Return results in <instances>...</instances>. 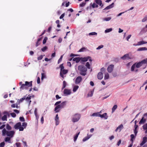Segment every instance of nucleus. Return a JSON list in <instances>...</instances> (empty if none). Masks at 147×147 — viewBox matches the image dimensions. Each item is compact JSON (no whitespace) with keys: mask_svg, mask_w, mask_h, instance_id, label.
I'll return each instance as SVG.
<instances>
[{"mask_svg":"<svg viewBox=\"0 0 147 147\" xmlns=\"http://www.w3.org/2000/svg\"><path fill=\"white\" fill-rule=\"evenodd\" d=\"M78 70L80 71V74L81 75L85 76L86 75V72L87 71V68L84 66L80 65L78 67Z\"/></svg>","mask_w":147,"mask_h":147,"instance_id":"nucleus-1","label":"nucleus"},{"mask_svg":"<svg viewBox=\"0 0 147 147\" xmlns=\"http://www.w3.org/2000/svg\"><path fill=\"white\" fill-rule=\"evenodd\" d=\"M66 105V101H64L61 103L60 104L57 105L55 108V110L56 113L59 112L61 109L63 108Z\"/></svg>","mask_w":147,"mask_h":147,"instance_id":"nucleus-2","label":"nucleus"},{"mask_svg":"<svg viewBox=\"0 0 147 147\" xmlns=\"http://www.w3.org/2000/svg\"><path fill=\"white\" fill-rule=\"evenodd\" d=\"M32 81H31L30 82L28 81L25 82V84L22 85V86H20V89L21 90L24 89H27V87H32Z\"/></svg>","mask_w":147,"mask_h":147,"instance_id":"nucleus-3","label":"nucleus"},{"mask_svg":"<svg viewBox=\"0 0 147 147\" xmlns=\"http://www.w3.org/2000/svg\"><path fill=\"white\" fill-rule=\"evenodd\" d=\"M14 128L15 129H19L20 131H23L24 129V128L21 126V123L20 122L16 123L14 125Z\"/></svg>","mask_w":147,"mask_h":147,"instance_id":"nucleus-4","label":"nucleus"},{"mask_svg":"<svg viewBox=\"0 0 147 147\" xmlns=\"http://www.w3.org/2000/svg\"><path fill=\"white\" fill-rule=\"evenodd\" d=\"M81 117L79 114H76L73 116L72 121L73 122H76L79 121Z\"/></svg>","mask_w":147,"mask_h":147,"instance_id":"nucleus-5","label":"nucleus"},{"mask_svg":"<svg viewBox=\"0 0 147 147\" xmlns=\"http://www.w3.org/2000/svg\"><path fill=\"white\" fill-rule=\"evenodd\" d=\"M81 61L83 62H86L89 60V61L90 62V63H91V62L92 61L91 57L90 56H88L84 58L81 57Z\"/></svg>","mask_w":147,"mask_h":147,"instance_id":"nucleus-6","label":"nucleus"},{"mask_svg":"<svg viewBox=\"0 0 147 147\" xmlns=\"http://www.w3.org/2000/svg\"><path fill=\"white\" fill-rule=\"evenodd\" d=\"M68 72V70H67L64 69L61 71H60V76L63 79L64 78V76L63 74L65 75L67 74Z\"/></svg>","mask_w":147,"mask_h":147,"instance_id":"nucleus-7","label":"nucleus"},{"mask_svg":"<svg viewBox=\"0 0 147 147\" xmlns=\"http://www.w3.org/2000/svg\"><path fill=\"white\" fill-rule=\"evenodd\" d=\"M15 131H7V135L8 136H9L11 138H12L13 137Z\"/></svg>","mask_w":147,"mask_h":147,"instance_id":"nucleus-8","label":"nucleus"},{"mask_svg":"<svg viewBox=\"0 0 147 147\" xmlns=\"http://www.w3.org/2000/svg\"><path fill=\"white\" fill-rule=\"evenodd\" d=\"M114 65L113 64H111L108 67L107 70L108 71L109 73H111L113 71V68H114Z\"/></svg>","mask_w":147,"mask_h":147,"instance_id":"nucleus-9","label":"nucleus"},{"mask_svg":"<svg viewBox=\"0 0 147 147\" xmlns=\"http://www.w3.org/2000/svg\"><path fill=\"white\" fill-rule=\"evenodd\" d=\"M144 60H142L140 62L137 63L136 65V67L137 68H139L144 63H145V61Z\"/></svg>","mask_w":147,"mask_h":147,"instance_id":"nucleus-10","label":"nucleus"},{"mask_svg":"<svg viewBox=\"0 0 147 147\" xmlns=\"http://www.w3.org/2000/svg\"><path fill=\"white\" fill-rule=\"evenodd\" d=\"M4 114L5 115L1 118L2 120L3 121L7 120V115H9V113L7 112H4Z\"/></svg>","mask_w":147,"mask_h":147,"instance_id":"nucleus-11","label":"nucleus"},{"mask_svg":"<svg viewBox=\"0 0 147 147\" xmlns=\"http://www.w3.org/2000/svg\"><path fill=\"white\" fill-rule=\"evenodd\" d=\"M82 80V78L80 76L78 77L75 80V83L78 84L80 83Z\"/></svg>","mask_w":147,"mask_h":147,"instance_id":"nucleus-12","label":"nucleus"},{"mask_svg":"<svg viewBox=\"0 0 147 147\" xmlns=\"http://www.w3.org/2000/svg\"><path fill=\"white\" fill-rule=\"evenodd\" d=\"M147 142V137L145 136L143 138V140L142 142L140 144L141 146H143Z\"/></svg>","mask_w":147,"mask_h":147,"instance_id":"nucleus-13","label":"nucleus"},{"mask_svg":"<svg viewBox=\"0 0 147 147\" xmlns=\"http://www.w3.org/2000/svg\"><path fill=\"white\" fill-rule=\"evenodd\" d=\"M123 128V124H121L118 126L116 129L115 130V131L117 132V131H119V132H120L121 130Z\"/></svg>","mask_w":147,"mask_h":147,"instance_id":"nucleus-14","label":"nucleus"},{"mask_svg":"<svg viewBox=\"0 0 147 147\" xmlns=\"http://www.w3.org/2000/svg\"><path fill=\"white\" fill-rule=\"evenodd\" d=\"M71 93L70 90L69 89H65L64 90V94L65 95L70 94Z\"/></svg>","mask_w":147,"mask_h":147,"instance_id":"nucleus-15","label":"nucleus"},{"mask_svg":"<svg viewBox=\"0 0 147 147\" xmlns=\"http://www.w3.org/2000/svg\"><path fill=\"white\" fill-rule=\"evenodd\" d=\"M98 117H100L101 118H104L105 119H107L108 117L107 116V114L106 113H105L102 115L99 114Z\"/></svg>","mask_w":147,"mask_h":147,"instance_id":"nucleus-16","label":"nucleus"},{"mask_svg":"<svg viewBox=\"0 0 147 147\" xmlns=\"http://www.w3.org/2000/svg\"><path fill=\"white\" fill-rule=\"evenodd\" d=\"M103 74L101 72H99L97 75L98 78L99 80H101L103 77Z\"/></svg>","mask_w":147,"mask_h":147,"instance_id":"nucleus-17","label":"nucleus"},{"mask_svg":"<svg viewBox=\"0 0 147 147\" xmlns=\"http://www.w3.org/2000/svg\"><path fill=\"white\" fill-rule=\"evenodd\" d=\"M31 98V96L30 95H28L27 97H26V98L25 100H26L27 102H28L29 104H30V103L31 102V101L30 100Z\"/></svg>","mask_w":147,"mask_h":147,"instance_id":"nucleus-18","label":"nucleus"},{"mask_svg":"<svg viewBox=\"0 0 147 147\" xmlns=\"http://www.w3.org/2000/svg\"><path fill=\"white\" fill-rule=\"evenodd\" d=\"M121 59L123 60H125L126 59H130L129 57V55L128 54H126L125 55L121 57Z\"/></svg>","mask_w":147,"mask_h":147,"instance_id":"nucleus-19","label":"nucleus"},{"mask_svg":"<svg viewBox=\"0 0 147 147\" xmlns=\"http://www.w3.org/2000/svg\"><path fill=\"white\" fill-rule=\"evenodd\" d=\"M73 61H75L76 63H78L80 61H81V58L80 57H75L73 59Z\"/></svg>","mask_w":147,"mask_h":147,"instance_id":"nucleus-20","label":"nucleus"},{"mask_svg":"<svg viewBox=\"0 0 147 147\" xmlns=\"http://www.w3.org/2000/svg\"><path fill=\"white\" fill-rule=\"evenodd\" d=\"M114 3H112L111 4L107 6L106 8H105L104 9L105 10H107L109 9H111L112 8L113 6Z\"/></svg>","mask_w":147,"mask_h":147,"instance_id":"nucleus-21","label":"nucleus"},{"mask_svg":"<svg viewBox=\"0 0 147 147\" xmlns=\"http://www.w3.org/2000/svg\"><path fill=\"white\" fill-rule=\"evenodd\" d=\"M146 119H144V117H143L142 118L141 120H140L139 122V124H144L146 121Z\"/></svg>","mask_w":147,"mask_h":147,"instance_id":"nucleus-22","label":"nucleus"},{"mask_svg":"<svg viewBox=\"0 0 147 147\" xmlns=\"http://www.w3.org/2000/svg\"><path fill=\"white\" fill-rule=\"evenodd\" d=\"M59 117L58 116V114H57L56 116V118H55V121H56V125H57L59 124Z\"/></svg>","mask_w":147,"mask_h":147,"instance_id":"nucleus-23","label":"nucleus"},{"mask_svg":"<svg viewBox=\"0 0 147 147\" xmlns=\"http://www.w3.org/2000/svg\"><path fill=\"white\" fill-rule=\"evenodd\" d=\"M147 43V42H145L144 41H141L138 42L137 45H143L145 44H146Z\"/></svg>","mask_w":147,"mask_h":147,"instance_id":"nucleus-24","label":"nucleus"},{"mask_svg":"<svg viewBox=\"0 0 147 147\" xmlns=\"http://www.w3.org/2000/svg\"><path fill=\"white\" fill-rule=\"evenodd\" d=\"M95 2L100 6H101L102 5V2L101 0H95Z\"/></svg>","mask_w":147,"mask_h":147,"instance_id":"nucleus-25","label":"nucleus"},{"mask_svg":"<svg viewBox=\"0 0 147 147\" xmlns=\"http://www.w3.org/2000/svg\"><path fill=\"white\" fill-rule=\"evenodd\" d=\"M144 50H147V48L145 47H140L138 49V51H142Z\"/></svg>","mask_w":147,"mask_h":147,"instance_id":"nucleus-26","label":"nucleus"},{"mask_svg":"<svg viewBox=\"0 0 147 147\" xmlns=\"http://www.w3.org/2000/svg\"><path fill=\"white\" fill-rule=\"evenodd\" d=\"M91 137V136L90 135L88 136H88L84 138L82 140V141L83 142H85L88 140Z\"/></svg>","mask_w":147,"mask_h":147,"instance_id":"nucleus-27","label":"nucleus"},{"mask_svg":"<svg viewBox=\"0 0 147 147\" xmlns=\"http://www.w3.org/2000/svg\"><path fill=\"white\" fill-rule=\"evenodd\" d=\"M80 133V132H78V133H77L76 134V135L74 136V142H75L76 140L78 138V136L79 135V134Z\"/></svg>","mask_w":147,"mask_h":147,"instance_id":"nucleus-28","label":"nucleus"},{"mask_svg":"<svg viewBox=\"0 0 147 147\" xmlns=\"http://www.w3.org/2000/svg\"><path fill=\"white\" fill-rule=\"evenodd\" d=\"M7 131L6 129L5 128L3 129L2 131V135L3 136L5 135L6 134L7 135Z\"/></svg>","mask_w":147,"mask_h":147,"instance_id":"nucleus-29","label":"nucleus"},{"mask_svg":"<svg viewBox=\"0 0 147 147\" xmlns=\"http://www.w3.org/2000/svg\"><path fill=\"white\" fill-rule=\"evenodd\" d=\"M117 105H115L112 108V112H114L115 110L117 109Z\"/></svg>","mask_w":147,"mask_h":147,"instance_id":"nucleus-30","label":"nucleus"},{"mask_svg":"<svg viewBox=\"0 0 147 147\" xmlns=\"http://www.w3.org/2000/svg\"><path fill=\"white\" fill-rule=\"evenodd\" d=\"M11 137H7L5 139V141L6 142H8L9 143H11V141H10Z\"/></svg>","mask_w":147,"mask_h":147,"instance_id":"nucleus-31","label":"nucleus"},{"mask_svg":"<svg viewBox=\"0 0 147 147\" xmlns=\"http://www.w3.org/2000/svg\"><path fill=\"white\" fill-rule=\"evenodd\" d=\"M109 74L108 73H106L105 74L104 79L105 80L109 78Z\"/></svg>","mask_w":147,"mask_h":147,"instance_id":"nucleus-32","label":"nucleus"},{"mask_svg":"<svg viewBox=\"0 0 147 147\" xmlns=\"http://www.w3.org/2000/svg\"><path fill=\"white\" fill-rule=\"evenodd\" d=\"M79 88V86H75L73 90V91L74 92H75L76 91L77 89Z\"/></svg>","mask_w":147,"mask_h":147,"instance_id":"nucleus-33","label":"nucleus"},{"mask_svg":"<svg viewBox=\"0 0 147 147\" xmlns=\"http://www.w3.org/2000/svg\"><path fill=\"white\" fill-rule=\"evenodd\" d=\"M67 85L66 82L65 81H64L63 82V86L62 88V89H63L66 87Z\"/></svg>","mask_w":147,"mask_h":147,"instance_id":"nucleus-34","label":"nucleus"},{"mask_svg":"<svg viewBox=\"0 0 147 147\" xmlns=\"http://www.w3.org/2000/svg\"><path fill=\"white\" fill-rule=\"evenodd\" d=\"M86 66L87 67V68H88V69H90V64L89 62H87L85 64Z\"/></svg>","mask_w":147,"mask_h":147,"instance_id":"nucleus-35","label":"nucleus"},{"mask_svg":"<svg viewBox=\"0 0 147 147\" xmlns=\"http://www.w3.org/2000/svg\"><path fill=\"white\" fill-rule=\"evenodd\" d=\"M92 6L93 8H94L95 7L97 8L98 7V5L96 4L95 3H94L92 4Z\"/></svg>","mask_w":147,"mask_h":147,"instance_id":"nucleus-36","label":"nucleus"},{"mask_svg":"<svg viewBox=\"0 0 147 147\" xmlns=\"http://www.w3.org/2000/svg\"><path fill=\"white\" fill-rule=\"evenodd\" d=\"M6 128L8 130H10L11 129V127L9 124H7L6 125Z\"/></svg>","mask_w":147,"mask_h":147,"instance_id":"nucleus-37","label":"nucleus"},{"mask_svg":"<svg viewBox=\"0 0 147 147\" xmlns=\"http://www.w3.org/2000/svg\"><path fill=\"white\" fill-rule=\"evenodd\" d=\"M136 63L134 64L131 66V70L132 71H134V68L136 66Z\"/></svg>","mask_w":147,"mask_h":147,"instance_id":"nucleus-38","label":"nucleus"},{"mask_svg":"<svg viewBox=\"0 0 147 147\" xmlns=\"http://www.w3.org/2000/svg\"><path fill=\"white\" fill-rule=\"evenodd\" d=\"M86 4V3L85 2H82V3H81L80 4V7H84L85 5Z\"/></svg>","mask_w":147,"mask_h":147,"instance_id":"nucleus-39","label":"nucleus"},{"mask_svg":"<svg viewBox=\"0 0 147 147\" xmlns=\"http://www.w3.org/2000/svg\"><path fill=\"white\" fill-rule=\"evenodd\" d=\"M112 30V28H110L109 29H107L105 31V33L109 32L111 31Z\"/></svg>","mask_w":147,"mask_h":147,"instance_id":"nucleus-40","label":"nucleus"},{"mask_svg":"<svg viewBox=\"0 0 147 147\" xmlns=\"http://www.w3.org/2000/svg\"><path fill=\"white\" fill-rule=\"evenodd\" d=\"M86 49V48L82 47L79 50V52H83V51H85Z\"/></svg>","mask_w":147,"mask_h":147,"instance_id":"nucleus-41","label":"nucleus"},{"mask_svg":"<svg viewBox=\"0 0 147 147\" xmlns=\"http://www.w3.org/2000/svg\"><path fill=\"white\" fill-rule=\"evenodd\" d=\"M63 55H62L60 57V58L58 60V63L59 64L61 61H62L63 57Z\"/></svg>","mask_w":147,"mask_h":147,"instance_id":"nucleus-42","label":"nucleus"},{"mask_svg":"<svg viewBox=\"0 0 147 147\" xmlns=\"http://www.w3.org/2000/svg\"><path fill=\"white\" fill-rule=\"evenodd\" d=\"M41 80H42L44 78H46V75L44 73H42L41 74Z\"/></svg>","mask_w":147,"mask_h":147,"instance_id":"nucleus-43","label":"nucleus"},{"mask_svg":"<svg viewBox=\"0 0 147 147\" xmlns=\"http://www.w3.org/2000/svg\"><path fill=\"white\" fill-rule=\"evenodd\" d=\"M97 34V33L95 32H90L89 34V35H96Z\"/></svg>","mask_w":147,"mask_h":147,"instance_id":"nucleus-44","label":"nucleus"},{"mask_svg":"<svg viewBox=\"0 0 147 147\" xmlns=\"http://www.w3.org/2000/svg\"><path fill=\"white\" fill-rule=\"evenodd\" d=\"M27 123L26 122L23 123H22V126L24 127V128H25L27 126Z\"/></svg>","mask_w":147,"mask_h":147,"instance_id":"nucleus-45","label":"nucleus"},{"mask_svg":"<svg viewBox=\"0 0 147 147\" xmlns=\"http://www.w3.org/2000/svg\"><path fill=\"white\" fill-rule=\"evenodd\" d=\"M26 96H24L23 98H21L19 100V102H22L25 99Z\"/></svg>","mask_w":147,"mask_h":147,"instance_id":"nucleus-46","label":"nucleus"},{"mask_svg":"<svg viewBox=\"0 0 147 147\" xmlns=\"http://www.w3.org/2000/svg\"><path fill=\"white\" fill-rule=\"evenodd\" d=\"M130 137L131 138V141L133 143V139L134 138L135 136L134 134H132L131 135Z\"/></svg>","mask_w":147,"mask_h":147,"instance_id":"nucleus-47","label":"nucleus"},{"mask_svg":"<svg viewBox=\"0 0 147 147\" xmlns=\"http://www.w3.org/2000/svg\"><path fill=\"white\" fill-rule=\"evenodd\" d=\"M93 92L92 91H91L88 93V96L91 97L92 96Z\"/></svg>","mask_w":147,"mask_h":147,"instance_id":"nucleus-48","label":"nucleus"},{"mask_svg":"<svg viewBox=\"0 0 147 147\" xmlns=\"http://www.w3.org/2000/svg\"><path fill=\"white\" fill-rule=\"evenodd\" d=\"M146 20H147V16H145L144 18L142 19V22H144Z\"/></svg>","mask_w":147,"mask_h":147,"instance_id":"nucleus-49","label":"nucleus"},{"mask_svg":"<svg viewBox=\"0 0 147 147\" xmlns=\"http://www.w3.org/2000/svg\"><path fill=\"white\" fill-rule=\"evenodd\" d=\"M47 49V47L45 46L43 48H42L41 49L42 51L43 52H44L45 50H46Z\"/></svg>","mask_w":147,"mask_h":147,"instance_id":"nucleus-50","label":"nucleus"},{"mask_svg":"<svg viewBox=\"0 0 147 147\" xmlns=\"http://www.w3.org/2000/svg\"><path fill=\"white\" fill-rule=\"evenodd\" d=\"M59 67L61 68L60 71L64 69V67L63 66V64L62 63L59 66Z\"/></svg>","mask_w":147,"mask_h":147,"instance_id":"nucleus-51","label":"nucleus"},{"mask_svg":"<svg viewBox=\"0 0 147 147\" xmlns=\"http://www.w3.org/2000/svg\"><path fill=\"white\" fill-rule=\"evenodd\" d=\"M47 39V37H45L44 38V39L43 40V44H45L46 43Z\"/></svg>","mask_w":147,"mask_h":147,"instance_id":"nucleus-52","label":"nucleus"},{"mask_svg":"<svg viewBox=\"0 0 147 147\" xmlns=\"http://www.w3.org/2000/svg\"><path fill=\"white\" fill-rule=\"evenodd\" d=\"M20 120L22 122H24L25 121L24 118L23 117H20Z\"/></svg>","mask_w":147,"mask_h":147,"instance_id":"nucleus-53","label":"nucleus"},{"mask_svg":"<svg viewBox=\"0 0 147 147\" xmlns=\"http://www.w3.org/2000/svg\"><path fill=\"white\" fill-rule=\"evenodd\" d=\"M16 146L17 147H21V145L20 143L19 142H16Z\"/></svg>","mask_w":147,"mask_h":147,"instance_id":"nucleus-54","label":"nucleus"},{"mask_svg":"<svg viewBox=\"0 0 147 147\" xmlns=\"http://www.w3.org/2000/svg\"><path fill=\"white\" fill-rule=\"evenodd\" d=\"M92 3H91L90 4L89 6H88L86 8V9L87 10H88L89 9H92Z\"/></svg>","mask_w":147,"mask_h":147,"instance_id":"nucleus-55","label":"nucleus"},{"mask_svg":"<svg viewBox=\"0 0 147 147\" xmlns=\"http://www.w3.org/2000/svg\"><path fill=\"white\" fill-rule=\"evenodd\" d=\"M11 116L13 117H15L16 116V114L14 113H12L10 114Z\"/></svg>","mask_w":147,"mask_h":147,"instance_id":"nucleus-56","label":"nucleus"},{"mask_svg":"<svg viewBox=\"0 0 147 147\" xmlns=\"http://www.w3.org/2000/svg\"><path fill=\"white\" fill-rule=\"evenodd\" d=\"M111 19V18L110 17H109L104 18V20L107 21L110 20Z\"/></svg>","mask_w":147,"mask_h":147,"instance_id":"nucleus-57","label":"nucleus"},{"mask_svg":"<svg viewBox=\"0 0 147 147\" xmlns=\"http://www.w3.org/2000/svg\"><path fill=\"white\" fill-rule=\"evenodd\" d=\"M5 145V143L4 142L1 143L0 144V147H4Z\"/></svg>","mask_w":147,"mask_h":147,"instance_id":"nucleus-58","label":"nucleus"},{"mask_svg":"<svg viewBox=\"0 0 147 147\" xmlns=\"http://www.w3.org/2000/svg\"><path fill=\"white\" fill-rule=\"evenodd\" d=\"M99 114L98 113H95L92 114V116H98Z\"/></svg>","mask_w":147,"mask_h":147,"instance_id":"nucleus-59","label":"nucleus"},{"mask_svg":"<svg viewBox=\"0 0 147 147\" xmlns=\"http://www.w3.org/2000/svg\"><path fill=\"white\" fill-rule=\"evenodd\" d=\"M43 57V56L42 55H40V56L38 57V58H37L38 60H41L42 59Z\"/></svg>","mask_w":147,"mask_h":147,"instance_id":"nucleus-60","label":"nucleus"},{"mask_svg":"<svg viewBox=\"0 0 147 147\" xmlns=\"http://www.w3.org/2000/svg\"><path fill=\"white\" fill-rule=\"evenodd\" d=\"M143 128L144 129H147V123L143 126Z\"/></svg>","mask_w":147,"mask_h":147,"instance_id":"nucleus-61","label":"nucleus"},{"mask_svg":"<svg viewBox=\"0 0 147 147\" xmlns=\"http://www.w3.org/2000/svg\"><path fill=\"white\" fill-rule=\"evenodd\" d=\"M61 101H59L57 102L55 104V106H57L59 105V104H61Z\"/></svg>","mask_w":147,"mask_h":147,"instance_id":"nucleus-62","label":"nucleus"},{"mask_svg":"<svg viewBox=\"0 0 147 147\" xmlns=\"http://www.w3.org/2000/svg\"><path fill=\"white\" fill-rule=\"evenodd\" d=\"M103 45H100V46H99L97 48V49H100L103 48Z\"/></svg>","mask_w":147,"mask_h":147,"instance_id":"nucleus-63","label":"nucleus"},{"mask_svg":"<svg viewBox=\"0 0 147 147\" xmlns=\"http://www.w3.org/2000/svg\"><path fill=\"white\" fill-rule=\"evenodd\" d=\"M64 16H65L64 13L62 14L60 17L59 18L60 19H62L64 17Z\"/></svg>","mask_w":147,"mask_h":147,"instance_id":"nucleus-64","label":"nucleus"}]
</instances>
